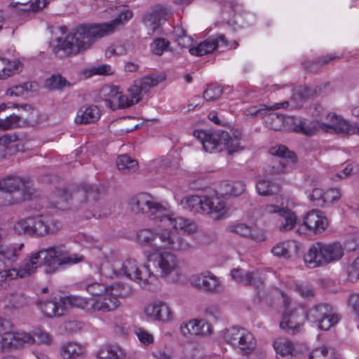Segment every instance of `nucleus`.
I'll use <instances>...</instances> for the list:
<instances>
[{
    "mask_svg": "<svg viewBox=\"0 0 359 359\" xmlns=\"http://www.w3.org/2000/svg\"><path fill=\"white\" fill-rule=\"evenodd\" d=\"M10 302L14 307L22 308L29 304L30 299L24 294L15 293L11 295Z\"/></svg>",
    "mask_w": 359,
    "mask_h": 359,
    "instance_id": "55",
    "label": "nucleus"
},
{
    "mask_svg": "<svg viewBox=\"0 0 359 359\" xmlns=\"http://www.w3.org/2000/svg\"><path fill=\"white\" fill-rule=\"evenodd\" d=\"M328 219L320 210L309 211L303 219V224L297 230L299 234H320L327 228Z\"/></svg>",
    "mask_w": 359,
    "mask_h": 359,
    "instance_id": "11",
    "label": "nucleus"
},
{
    "mask_svg": "<svg viewBox=\"0 0 359 359\" xmlns=\"http://www.w3.org/2000/svg\"><path fill=\"white\" fill-rule=\"evenodd\" d=\"M125 356L124 351L117 346H107L97 354L99 359H121Z\"/></svg>",
    "mask_w": 359,
    "mask_h": 359,
    "instance_id": "40",
    "label": "nucleus"
},
{
    "mask_svg": "<svg viewBox=\"0 0 359 359\" xmlns=\"http://www.w3.org/2000/svg\"><path fill=\"white\" fill-rule=\"evenodd\" d=\"M86 348L76 342H69L61 347L63 359H77L84 355Z\"/></svg>",
    "mask_w": 359,
    "mask_h": 359,
    "instance_id": "33",
    "label": "nucleus"
},
{
    "mask_svg": "<svg viewBox=\"0 0 359 359\" xmlns=\"http://www.w3.org/2000/svg\"><path fill=\"white\" fill-rule=\"evenodd\" d=\"M62 298L65 309L68 307H76L87 312H93V297L88 299L81 296L69 295Z\"/></svg>",
    "mask_w": 359,
    "mask_h": 359,
    "instance_id": "31",
    "label": "nucleus"
},
{
    "mask_svg": "<svg viewBox=\"0 0 359 359\" xmlns=\"http://www.w3.org/2000/svg\"><path fill=\"white\" fill-rule=\"evenodd\" d=\"M143 90L138 86V83L135 81L134 84L128 88V107L137 104L142 97Z\"/></svg>",
    "mask_w": 359,
    "mask_h": 359,
    "instance_id": "49",
    "label": "nucleus"
},
{
    "mask_svg": "<svg viewBox=\"0 0 359 359\" xmlns=\"http://www.w3.org/2000/svg\"><path fill=\"white\" fill-rule=\"evenodd\" d=\"M329 353L328 348L325 346L313 349L309 356V359H327Z\"/></svg>",
    "mask_w": 359,
    "mask_h": 359,
    "instance_id": "60",
    "label": "nucleus"
},
{
    "mask_svg": "<svg viewBox=\"0 0 359 359\" xmlns=\"http://www.w3.org/2000/svg\"><path fill=\"white\" fill-rule=\"evenodd\" d=\"M169 44L170 42L164 39H157L151 44V49L154 54L161 55L167 50Z\"/></svg>",
    "mask_w": 359,
    "mask_h": 359,
    "instance_id": "52",
    "label": "nucleus"
},
{
    "mask_svg": "<svg viewBox=\"0 0 359 359\" xmlns=\"http://www.w3.org/2000/svg\"><path fill=\"white\" fill-rule=\"evenodd\" d=\"M128 205L134 213H143L155 221L157 228H144L137 233V242L151 248L148 255L159 273V276L170 283H177L183 278L180 262L177 257L163 250L186 251L191 245L178 235L181 231L193 234L197 231V225L190 219L171 213L167 206L147 193H140L128 200Z\"/></svg>",
    "mask_w": 359,
    "mask_h": 359,
    "instance_id": "1",
    "label": "nucleus"
},
{
    "mask_svg": "<svg viewBox=\"0 0 359 359\" xmlns=\"http://www.w3.org/2000/svg\"><path fill=\"white\" fill-rule=\"evenodd\" d=\"M287 106L288 102H284L281 103H276L269 108L265 107V106H263L260 108H257V107H251L245 110V114L246 116H260L264 118L269 111L278 109L281 107L285 108Z\"/></svg>",
    "mask_w": 359,
    "mask_h": 359,
    "instance_id": "39",
    "label": "nucleus"
},
{
    "mask_svg": "<svg viewBox=\"0 0 359 359\" xmlns=\"http://www.w3.org/2000/svg\"><path fill=\"white\" fill-rule=\"evenodd\" d=\"M273 346L278 357L288 359L297 355L300 350L293 341L285 338H277L273 342Z\"/></svg>",
    "mask_w": 359,
    "mask_h": 359,
    "instance_id": "28",
    "label": "nucleus"
},
{
    "mask_svg": "<svg viewBox=\"0 0 359 359\" xmlns=\"http://www.w3.org/2000/svg\"><path fill=\"white\" fill-rule=\"evenodd\" d=\"M321 130L326 133H335L348 135H359V125L350 123L334 113H329L325 121H320Z\"/></svg>",
    "mask_w": 359,
    "mask_h": 359,
    "instance_id": "12",
    "label": "nucleus"
},
{
    "mask_svg": "<svg viewBox=\"0 0 359 359\" xmlns=\"http://www.w3.org/2000/svg\"><path fill=\"white\" fill-rule=\"evenodd\" d=\"M326 264L340 259L344 255V248L338 243H325Z\"/></svg>",
    "mask_w": 359,
    "mask_h": 359,
    "instance_id": "38",
    "label": "nucleus"
},
{
    "mask_svg": "<svg viewBox=\"0 0 359 359\" xmlns=\"http://www.w3.org/2000/svg\"><path fill=\"white\" fill-rule=\"evenodd\" d=\"M20 62L0 57V79H6L18 72Z\"/></svg>",
    "mask_w": 359,
    "mask_h": 359,
    "instance_id": "36",
    "label": "nucleus"
},
{
    "mask_svg": "<svg viewBox=\"0 0 359 359\" xmlns=\"http://www.w3.org/2000/svg\"><path fill=\"white\" fill-rule=\"evenodd\" d=\"M145 314L156 320L167 322L172 318V311L169 306L163 302H155L144 306Z\"/></svg>",
    "mask_w": 359,
    "mask_h": 359,
    "instance_id": "22",
    "label": "nucleus"
},
{
    "mask_svg": "<svg viewBox=\"0 0 359 359\" xmlns=\"http://www.w3.org/2000/svg\"><path fill=\"white\" fill-rule=\"evenodd\" d=\"M82 287L93 297H97L105 293L109 287H106L103 284L96 281H86L82 284Z\"/></svg>",
    "mask_w": 359,
    "mask_h": 359,
    "instance_id": "45",
    "label": "nucleus"
},
{
    "mask_svg": "<svg viewBox=\"0 0 359 359\" xmlns=\"http://www.w3.org/2000/svg\"><path fill=\"white\" fill-rule=\"evenodd\" d=\"M325 191L320 188H314L308 196L309 200L318 205H324Z\"/></svg>",
    "mask_w": 359,
    "mask_h": 359,
    "instance_id": "58",
    "label": "nucleus"
},
{
    "mask_svg": "<svg viewBox=\"0 0 359 359\" xmlns=\"http://www.w3.org/2000/svg\"><path fill=\"white\" fill-rule=\"evenodd\" d=\"M163 79L157 75H147L136 80L140 86L146 93L150 88L156 86Z\"/></svg>",
    "mask_w": 359,
    "mask_h": 359,
    "instance_id": "47",
    "label": "nucleus"
},
{
    "mask_svg": "<svg viewBox=\"0 0 359 359\" xmlns=\"http://www.w3.org/2000/svg\"><path fill=\"white\" fill-rule=\"evenodd\" d=\"M226 230L227 232L238 234L256 242H262L266 239L263 232L254 229L250 226L243 223L230 224L226 228Z\"/></svg>",
    "mask_w": 359,
    "mask_h": 359,
    "instance_id": "26",
    "label": "nucleus"
},
{
    "mask_svg": "<svg viewBox=\"0 0 359 359\" xmlns=\"http://www.w3.org/2000/svg\"><path fill=\"white\" fill-rule=\"evenodd\" d=\"M189 282L195 288L210 293H220L224 288L220 278L210 271L193 274Z\"/></svg>",
    "mask_w": 359,
    "mask_h": 359,
    "instance_id": "13",
    "label": "nucleus"
},
{
    "mask_svg": "<svg viewBox=\"0 0 359 359\" xmlns=\"http://www.w3.org/2000/svg\"><path fill=\"white\" fill-rule=\"evenodd\" d=\"M288 119L291 120L292 130L296 133L311 136L321 130L320 120H309L301 117H292Z\"/></svg>",
    "mask_w": 359,
    "mask_h": 359,
    "instance_id": "23",
    "label": "nucleus"
},
{
    "mask_svg": "<svg viewBox=\"0 0 359 359\" xmlns=\"http://www.w3.org/2000/svg\"><path fill=\"white\" fill-rule=\"evenodd\" d=\"M100 97L104 106L111 110L128 107V96L123 95L114 86H104L101 89Z\"/></svg>",
    "mask_w": 359,
    "mask_h": 359,
    "instance_id": "16",
    "label": "nucleus"
},
{
    "mask_svg": "<svg viewBox=\"0 0 359 359\" xmlns=\"http://www.w3.org/2000/svg\"><path fill=\"white\" fill-rule=\"evenodd\" d=\"M332 307L326 304H319L311 308L306 313L307 318L316 323H318L323 317L330 312Z\"/></svg>",
    "mask_w": 359,
    "mask_h": 359,
    "instance_id": "37",
    "label": "nucleus"
},
{
    "mask_svg": "<svg viewBox=\"0 0 359 359\" xmlns=\"http://www.w3.org/2000/svg\"><path fill=\"white\" fill-rule=\"evenodd\" d=\"M61 223L49 215L28 217L18 221L13 226L18 234L43 236L60 229Z\"/></svg>",
    "mask_w": 359,
    "mask_h": 359,
    "instance_id": "4",
    "label": "nucleus"
},
{
    "mask_svg": "<svg viewBox=\"0 0 359 359\" xmlns=\"http://www.w3.org/2000/svg\"><path fill=\"white\" fill-rule=\"evenodd\" d=\"M120 276H126L135 280L142 287L151 290L156 285L158 278L147 265L139 266L137 262L128 258L121 262Z\"/></svg>",
    "mask_w": 359,
    "mask_h": 359,
    "instance_id": "6",
    "label": "nucleus"
},
{
    "mask_svg": "<svg viewBox=\"0 0 359 359\" xmlns=\"http://www.w3.org/2000/svg\"><path fill=\"white\" fill-rule=\"evenodd\" d=\"M294 290L298 292L302 297L310 298L313 297L314 290L309 285L300 284L294 286Z\"/></svg>",
    "mask_w": 359,
    "mask_h": 359,
    "instance_id": "61",
    "label": "nucleus"
},
{
    "mask_svg": "<svg viewBox=\"0 0 359 359\" xmlns=\"http://www.w3.org/2000/svg\"><path fill=\"white\" fill-rule=\"evenodd\" d=\"M50 266L57 262L60 266H69L83 261L84 257L79 254H69L65 247L62 245H55L48 248Z\"/></svg>",
    "mask_w": 359,
    "mask_h": 359,
    "instance_id": "17",
    "label": "nucleus"
},
{
    "mask_svg": "<svg viewBox=\"0 0 359 359\" xmlns=\"http://www.w3.org/2000/svg\"><path fill=\"white\" fill-rule=\"evenodd\" d=\"M133 17V12L126 6H120L116 18L109 22L81 25L76 27L64 37L57 39L54 48L55 53L62 50L67 55H76L91 47L97 39L113 33Z\"/></svg>",
    "mask_w": 359,
    "mask_h": 359,
    "instance_id": "2",
    "label": "nucleus"
},
{
    "mask_svg": "<svg viewBox=\"0 0 359 359\" xmlns=\"http://www.w3.org/2000/svg\"><path fill=\"white\" fill-rule=\"evenodd\" d=\"M119 266H121L119 261H105L101 264L100 272L108 278L118 277L120 276Z\"/></svg>",
    "mask_w": 359,
    "mask_h": 359,
    "instance_id": "42",
    "label": "nucleus"
},
{
    "mask_svg": "<svg viewBox=\"0 0 359 359\" xmlns=\"http://www.w3.org/2000/svg\"><path fill=\"white\" fill-rule=\"evenodd\" d=\"M325 250V243L318 242L313 244L304 256L306 265L313 269L327 264Z\"/></svg>",
    "mask_w": 359,
    "mask_h": 359,
    "instance_id": "21",
    "label": "nucleus"
},
{
    "mask_svg": "<svg viewBox=\"0 0 359 359\" xmlns=\"http://www.w3.org/2000/svg\"><path fill=\"white\" fill-rule=\"evenodd\" d=\"M26 190L25 181L17 177H8L0 181V191L6 193L24 192Z\"/></svg>",
    "mask_w": 359,
    "mask_h": 359,
    "instance_id": "32",
    "label": "nucleus"
},
{
    "mask_svg": "<svg viewBox=\"0 0 359 359\" xmlns=\"http://www.w3.org/2000/svg\"><path fill=\"white\" fill-rule=\"evenodd\" d=\"M46 85L51 89H60L67 85V81L60 75H54L46 81Z\"/></svg>",
    "mask_w": 359,
    "mask_h": 359,
    "instance_id": "54",
    "label": "nucleus"
},
{
    "mask_svg": "<svg viewBox=\"0 0 359 359\" xmlns=\"http://www.w3.org/2000/svg\"><path fill=\"white\" fill-rule=\"evenodd\" d=\"M182 208L194 213L215 215L220 219L225 215L226 203L222 196L212 189L201 195H190L184 197L181 202Z\"/></svg>",
    "mask_w": 359,
    "mask_h": 359,
    "instance_id": "3",
    "label": "nucleus"
},
{
    "mask_svg": "<svg viewBox=\"0 0 359 359\" xmlns=\"http://www.w3.org/2000/svg\"><path fill=\"white\" fill-rule=\"evenodd\" d=\"M37 306L40 308L44 316L48 318L61 316L66 310L62 297L47 302L39 300Z\"/></svg>",
    "mask_w": 359,
    "mask_h": 359,
    "instance_id": "27",
    "label": "nucleus"
},
{
    "mask_svg": "<svg viewBox=\"0 0 359 359\" xmlns=\"http://www.w3.org/2000/svg\"><path fill=\"white\" fill-rule=\"evenodd\" d=\"M290 117L285 118L283 115L275 113L270 112L266 114L264 118V124L265 126L272 130H281L285 122L290 123L291 120L288 119Z\"/></svg>",
    "mask_w": 359,
    "mask_h": 359,
    "instance_id": "35",
    "label": "nucleus"
},
{
    "mask_svg": "<svg viewBox=\"0 0 359 359\" xmlns=\"http://www.w3.org/2000/svg\"><path fill=\"white\" fill-rule=\"evenodd\" d=\"M232 279L243 285H252L259 287L263 283V280L258 271H245L241 269H233L231 271Z\"/></svg>",
    "mask_w": 359,
    "mask_h": 359,
    "instance_id": "25",
    "label": "nucleus"
},
{
    "mask_svg": "<svg viewBox=\"0 0 359 359\" xmlns=\"http://www.w3.org/2000/svg\"><path fill=\"white\" fill-rule=\"evenodd\" d=\"M182 336L188 337L192 335H206L210 334L211 326L203 320L192 319L183 322L180 327Z\"/></svg>",
    "mask_w": 359,
    "mask_h": 359,
    "instance_id": "20",
    "label": "nucleus"
},
{
    "mask_svg": "<svg viewBox=\"0 0 359 359\" xmlns=\"http://www.w3.org/2000/svg\"><path fill=\"white\" fill-rule=\"evenodd\" d=\"M6 108L5 104L0 105V111ZM36 121L29 117L17 116L15 114L6 116L5 118H0V128L4 130H8L16 127H22L27 125H34Z\"/></svg>",
    "mask_w": 359,
    "mask_h": 359,
    "instance_id": "29",
    "label": "nucleus"
},
{
    "mask_svg": "<svg viewBox=\"0 0 359 359\" xmlns=\"http://www.w3.org/2000/svg\"><path fill=\"white\" fill-rule=\"evenodd\" d=\"M193 135L201 142L206 152L213 153L226 149L232 154L239 149L240 143L237 138H232L226 131L209 133L203 130H196Z\"/></svg>",
    "mask_w": 359,
    "mask_h": 359,
    "instance_id": "5",
    "label": "nucleus"
},
{
    "mask_svg": "<svg viewBox=\"0 0 359 359\" xmlns=\"http://www.w3.org/2000/svg\"><path fill=\"white\" fill-rule=\"evenodd\" d=\"M161 16V13L155 11L149 12L144 15L143 21L149 31L154 32L160 27Z\"/></svg>",
    "mask_w": 359,
    "mask_h": 359,
    "instance_id": "46",
    "label": "nucleus"
},
{
    "mask_svg": "<svg viewBox=\"0 0 359 359\" xmlns=\"http://www.w3.org/2000/svg\"><path fill=\"white\" fill-rule=\"evenodd\" d=\"M34 343V336L25 332H14L13 325L7 320L0 318V353Z\"/></svg>",
    "mask_w": 359,
    "mask_h": 359,
    "instance_id": "7",
    "label": "nucleus"
},
{
    "mask_svg": "<svg viewBox=\"0 0 359 359\" xmlns=\"http://www.w3.org/2000/svg\"><path fill=\"white\" fill-rule=\"evenodd\" d=\"M264 211L266 214H276L280 217L279 229L281 231L292 230L296 225L297 217L294 212L287 208L280 207L274 204L265 205Z\"/></svg>",
    "mask_w": 359,
    "mask_h": 359,
    "instance_id": "15",
    "label": "nucleus"
},
{
    "mask_svg": "<svg viewBox=\"0 0 359 359\" xmlns=\"http://www.w3.org/2000/svg\"><path fill=\"white\" fill-rule=\"evenodd\" d=\"M245 184L243 181L225 182L222 185L224 194L231 196H238L245 191Z\"/></svg>",
    "mask_w": 359,
    "mask_h": 359,
    "instance_id": "44",
    "label": "nucleus"
},
{
    "mask_svg": "<svg viewBox=\"0 0 359 359\" xmlns=\"http://www.w3.org/2000/svg\"><path fill=\"white\" fill-rule=\"evenodd\" d=\"M128 50L123 45H116L109 47L106 50V55L111 57L113 55L121 56L127 53Z\"/></svg>",
    "mask_w": 359,
    "mask_h": 359,
    "instance_id": "62",
    "label": "nucleus"
},
{
    "mask_svg": "<svg viewBox=\"0 0 359 359\" xmlns=\"http://www.w3.org/2000/svg\"><path fill=\"white\" fill-rule=\"evenodd\" d=\"M348 277L350 281L359 280V257H357L348 269Z\"/></svg>",
    "mask_w": 359,
    "mask_h": 359,
    "instance_id": "59",
    "label": "nucleus"
},
{
    "mask_svg": "<svg viewBox=\"0 0 359 359\" xmlns=\"http://www.w3.org/2000/svg\"><path fill=\"white\" fill-rule=\"evenodd\" d=\"M341 196V191L337 188H331L325 191L324 205L337 202Z\"/></svg>",
    "mask_w": 359,
    "mask_h": 359,
    "instance_id": "51",
    "label": "nucleus"
},
{
    "mask_svg": "<svg viewBox=\"0 0 359 359\" xmlns=\"http://www.w3.org/2000/svg\"><path fill=\"white\" fill-rule=\"evenodd\" d=\"M222 89L219 86H210L203 93V97L207 101H215L220 97Z\"/></svg>",
    "mask_w": 359,
    "mask_h": 359,
    "instance_id": "53",
    "label": "nucleus"
},
{
    "mask_svg": "<svg viewBox=\"0 0 359 359\" xmlns=\"http://www.w3.org/2000/svg\"><path fill=\"white\" fill-rule=\"evenodd\" d=\"M100 117V111L97 106L84 105L77 111L75 122L79 124H88L97 121Z\"/></svg>",
    "mask_w": 359,
    "mask_h": 359,
    "instance_id": "30",
    "label": "nucleus"
},
{
    "mask_svg": "<svg viewBox=\"0 0 359 359\" xmlns=\"http://www.w3.org/2000/svg\"><path fill=\"white\" fill-rule=\"evenodd\" d=\"M224 339L241 354L252 353L257 346V340L248 330L241 327H231L224 333Z\"/></svg>",
    "mask_w": 359,
    "mask_h": 359,
    "instance_id": "9",
    "label": "nucleus"
},
{
    "mask_svg": "<svg viewBox=\"0 0 359 359\" xmlns=\"http://www.w3.org/2000/svg\"><path fill=\"white\" fill-rule=\"evenodd\" d=\"M221 43V46L229 47V42L223 34H218L210 36L207 39L201 42L196 47L190 46L189 52L196 56H202L204 55L210 54L214 51Z\"/></svg>",
    "mask_w": 359,
    "mask_h": 359,
    "instance_id": "19",
    "label": "nucleus"
},
{
    "mask_svg": "<svg viewBox=\"0 0 359 359\" xmlns=\"http://www.w3.org/2000/svg\"><path fill=\"white\" fill-rule=\"evenodd\" d=\"M299 250L300 245L297 241L288 240L276 243L271 252L276 257L289 259L298 256Z\"/></svg>",
    "mask_w": 359,
    "mask_h": 359,
    "instance_id": "24",
    "label": "nucleus"
},
{
    "mask_svg": "<svg viewBox=\"0 0 359 359\" xmlns=\"http://www.w3.org/2000/svg\"><path fill=\"white\" fill-rule=\"evenodd\" d=\"M339 320L340 316L337 313H334L332 308L330 312H328L327 315L325 317L323 316L322 320L319 321L318 326L321 330H327L331 327L337 324Z\"/></svg>",
    "mask_w": 359,
    "mask_h": 359,
    "instance_id": "48",
    "label": "nucleus"
},
{
    "mask_svg": "<svg viewBox=\"0 0 359 359\" xmlns=\"http://www.w3.org/2000/svg\"><path fill=\"white\" fill-rule=\"evenodd\" d=\"M285 311L280 323V327L289 334H296L303 327L304 312L299 306L292 305L291 301L284 299Z\"/></svg>",
    "mask_w": 359,
    "mask_h": 359,
    "instance_id": "10",
    "label": "nucleus"
},
{
    "mask_svg": "<svg viewBox=\"0 0 359 359\" xmlns=\"http://www.w3.org/2000/svg\"><path fill=\"white\" fill-rule=\"evenodd\" d=\"M116 165L123 174H130L138 169L137 161L127 154L120 155L117 157Z\"/></svg>",
    "mask_w": 359,
    "mask_h": 359,
    "instance_id": "34",
    "label": "nucleus"
},
{
    "mask_svg": "<svg viewBox=\"0 0 359 359\" xmlns=\"http://www.w3.org/2000/svg\"><path fill=\"white\" fill-rule=\"evenodd\" d=\"M173 36L175 41L182 48H189L192 45V39L188 36L182 25L174 28Z\"/></svg>",
    "mask_w": 359,
    "mask_h": 359,
    "instance_id": "43",
    "label": "nucleus"
},
{
    "mask_svg": "<svg viewBox=\"0 0 359 359\" xmlns=\"http://www.w3.org/2000/svg\"><path fill=\"white\" fill-rule=\"evenodd\" d=\"M269 152L271 155L280 158L279 161L275 160L273 161L271 170L269 172L272 175L285 172L287 163L289 161L292 163L296 161L294 153L289 151L284 145L273 147L270 149Z\"/></svg>",
    "mask_w": 359,
    "mask_h": 359,
    "instance_id": "18",
    "label": "nucleus"
},
{
    "mask_svg": "<svg viewBox=\"0 0 359 359\" xmlns=\"http://www.w3.org/2000/svg\"><path fill=\"white\" fill-rule=\"evenodd\" d=\"M346 246L348 250H355L359 248V233H354L348 236L346 241Z\"/></svg>",
    "mask_w": 359,
    "mask_h": 359,
    "instance_id": "64",
    "label": "nucleus"
},
{
    "mask_svg": "<svg viewBox=\"0 0 359 359\" xmlns=\"http://www.w3.org/2000/svg\"><path fill=\"white\" fill-rule=\"evenodd\" d=\"M15 272L11 269L0 270V290L7 287V280L15 279Z\"/></svg>",
    "mask_w": 359,
    "mask_h": 359,
    "instance_id": "57",
    "label": "nucleus"
},
{
    "mask_svg": "<svg viewBox=\"0 0 359 359\" xmlns=\"http://www.w3.org/2000/svg\"><path fill=\"white\" fill-rule=\"evenodd\" d=\"M51 255H48V248L41 249L37 252L32 254L28 259L25 260L23 265L18 269L11 268L15 272V279L18 278L27 277L35 272V270L42 266H50L49 258Z\"/></svg>",
    "mask_w": 359,
    "mask_h": 359,
    "instance_id": "14",
    "label": "nucleus"
},
{
    "mask_svg": "<svg viewBox=\"0 0 359 359\" xmlns=\"http://www.w3.org/2000/svg\"><path fill=\"white\" fill-rule=\"evenodd\" d=\"M257 193L262 196H271L279 191L277 184L266 180H259L256 184Z\"/></svg>",
    "mask_w": 359,
    "mask_h": 359,
    "instance_id": "41",
    "label": "nucleus"
},
{
    "mask_svg": "<svg viewBox=\"0 0 359 359\" xmlns=\"http://www.w3.org/2000/svg\"><path fill=\"white\" fill-rule=\"evenodd\" d=\"M132 293L127 285H111L100 297H93V312H109L115 310L120 305L118 297H125Z\"/></svg>",
    "mask_w": 359,
    "mask_h": 359,
    "instance_id": "8",
    "label": "nucleus"
},
{
    "mask_svg": "<svg viewBox=\"0 0 359 359\" xmlns=\"http://www.w3.org/2000/svg\"><path fill=\"white\" fill-rule=\"evenodd\" d=\"M359 172V165L356 163H349L348 164L341 172H337L334 177L336 178H332L333 180L337 181L339 180H341L349 177L352 175L356 174Z\"/></svg>",
    "mask_w": 359,
    "mask_h": 359,
    "instance_id": "50",
    "label": "nucleus"
},
{
    "mask_svg": "<svg viewBox=\"0 0 359 359\" xmlns=\"http://www.w3.org/2000/svg\"><path fill=\"white\" fill-rule=\"evenodd\" d=\"M79 194H83L88 201H95L98 198L99 192L96 187L86 185Z\"/></svg>",
    "mask_w": 359,
    "mask_h": 359,
    "instance_id": "56",
    "label": "nucleus"
},
{
    "mask_svg": "<svg viewBox=\"0 0 359 359\" xmlns=\"http://www.w3.org/2000/svg\"><path fill=\"white\" fill-rule=\"evenodd\" d=\"M348 306L359 316V293H352L349 295Z\"/></svg>",
    "mask_w": 359,
    "mask_h": 359,
    "instance_id": "63",
    "label": "nucleus"
}]
</instances>
